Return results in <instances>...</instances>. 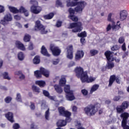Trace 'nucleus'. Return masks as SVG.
Listing matches in <instances>:
<instances>
[{
	"label": "nucleus",
	"mask_w": 129,
	"mask_h": 129,
	"mask_svg": "<svg viewBox=\"0 0 129 129\" xmlns=\"http://www.w3.org/2000/svg\"><path fill=\"white\" fill-rule=\"evenodd\" d=\"M105 55L108 60L106 68L107 69H112L114 67V63L111 62V61H114V58L112 56V53L110 51H107L105 52Z\"/></svg>",
	"instance_id": "f257e3e1"
},
{
	"label": "nucleus",
	"mask_w": 129,
	"mask_h": 129,
	"mask_svg": "<svg viewBox=\"0 0 129 129\" xmlns=\"http://www.w3.org/2000/svg\"><path fill=\"white\" fill-rule=\"evenodd\" d=\"M75 73L77 77L80 78L81 81H82L85 77H86V75L87 74V72H84L83 68L81 67L76 68L75 69Z\"/></svg>",
	"instance_id": "f03ea898"
},
{
	"label": "nucleus",
	"mask_w": 129,
	"mask_h": 129,
	"mask_svg": "<svg viewBox=\"0 0 129 129\" xmlns=\"http://www.w3.org/2000/svg\"><path fill=\"white\" fill-rule=\"evenodd\" d=\"M42 74L45 77H49L50 72L44 68H41L39 71L34 72V75L37 78H41L42 77Z\"/></svg>",
	"instance_id": "7ed1b4c3"
},
{
	"label": "nucleus",
	"mask_w": 129,
	"mask_h": 129,
	"mask_svg": "<svg viewBox=\"0 0 129 129\" xmlns=\"http://www.w3.org/2000/svg\"><path fill=\"white\" fill-rule=\"evenodd\" d=\"M82 23L80 22L77 23H73L70 24L69 29H74L72 30L73 33H78V32H81L82 31Z\"/></svg>",
	"instance_id": "20e7f679"
},
{
	"label": "nucleus",
	"mask_w": 129,
	"mask_h": 129,
	"mask_svg": "<svg viewBox=\"0 0 129 129\" xmlns=\"http://www.w3.org/2000/svg\"><path fill=\"white\" fill-rule=\"evenodd\" d=\"M30 4L33 5L31 7V12L36 15L40 14L42 11V8L38 6V2L36 0H31Z\"/></svg>",
	"instance_id": "39448f33"
},
{
	"label": "nucleus",
	"mask_w": 129,
	"mask_h": 129,
	"mask_svg": "<svg viewBox=\"0 0 129 129\" xmlns=\"http://www.w3.org/2000/svg\"><path fill=\"white\" fill-rule=\"evenodd\" d=\"M84 111L88 116H92L96 113L97 109H96L95 106L90 105L84 108Z\"/></svg>",
	"instance_id": "423d86ee"
},
{
	"label": "nucleus",
	"mask_w": 129,
	"mask_h": 129,
	"mask_svg": "<svg viewBox=\"0 0 129 129\" xmlns=\"http://www.w3.org/2000/svg\"><path fill=\"white\" fill-rule=\"evenodd\" d=\"M64 91L67 93L66 98L68 100L72 101L75 99V97L73 95V91L70 90V86L67 85L64 87Z\"/></svg>",
	"instance_id": "0eeeda50"
},
{
	"label": "nucleus",
	"mask_w": 129,
	"mask_h": 129,
	"mask_svg": "<svg viewBox=\"0 0 129 129\" xmlns=\"http://www.w3.org/2000/svg\"><path fill=\"white\" fill-rule=\"evenodd\" d=\"M75 3H77L76 6H77L75 8V11L79 14H81L83 11V9L84 8H85V6L87 5L86 3H85L84 1H81L79 2L78 1H76Z\"/></svg>",
	"instance_id": "6e6552de"
},
{
	"label": "nucleus",
	"mask_w": 129,
	"mask_h": 129,
	"mask_svg": "<svg viewBox=\"0 0 129 129\" xmlns=\"http://www.w3.org/2000/svg\"><path fill=\"white\" fill-rule=\"evenodd\" d=\"M35 28H37V29L39 30L40 33L42 34H47L48 33V30L46 29L45 26L41 24V22L39 20H37L35 22Z\"/></svg>",
	"instance_id": "1a4fd4ad"
},
{
	"label": "nucleus",
	"mask_w": 129,
	"mask_h": 129,
	"mask_svg": "<svg viewBox=\"0 0 129 129\" xmlns=\"http://www.w3.org/2000/svg\"><path fill=\"white\" fill-rule=\"evenodd\" d=\"M129 116L128 113L124 112L120 115V117L123 118L121 125L123 129H129V126L126 125V119Z\"/></svg>",
	"instance_id": "9d476101"
},
{
	"label": "nucleus",
	"mask_w": 129,
	"mask_h": 129,
	"mask_svg": "<svg viewBox=\"0 0 129 129\" xmlns=\"http://www.w3.org/2000/svg\"><path fill=\"white\" fill-rule=\"evenodd\" d=\"M50 49L51 50L53 56H59L61 53V49L54 44L50 45Z\"/></svg>",
	"instance_id": "9b49d317"
},
{
	"label": "nucleus",
	"mask_w": 129,
	"mask_h": 129,
	"mask_svg": "<svg viewBox=\"0 0 129 129\" xmlns=\"http://www.w3.org/2000/svg\"><path fill=\"white\" fill-rule=\"evenodd\" d=\"M13 21V17L11 14H6L4 17V19L1 21V24L4 26H6L9 24V22H12Z\"/></svg>",
	"instance_id": "f8f14e48"
},
{
	"label": "nucleus",
	"mask_w": 129,
	"mask_h": 129,
	"mask_svg": "<svg viewBox=\"0 0 129 129\" xmlns=\"http://www.w3.org/2000/svg\"><path fill=\"white\" fill-rule=\"evenodd\" d=\"M114 81H116V83L118 84H120V79L119 77H116L115 75L111 76L109 81L108 86H111V85L113 84V82H114Z\"/></svg>",
	"instance_id": "ddd939ff"
},
{
	"label": "nucleus",
	"mask_w": 129,
	"mask_h": 129,
	"mask_svg": "<svg viewBox=\"0 0 129 129\" xmlns=\"http://www.w3.org/2000/svg\"><path fill=\"white\" fill-rule=\"evenodd\" d=\"M59 113L62 116H69L71 115V112L66 111L64 107H59L58 108Z\"/></svg>",
	"instance_id": "4468645a"
},
{
	"label": "nucleus",
	"mask_w": 129,
	"mask_h": 129,
	"mask_svg": "<svg viewBox=\"0 0 129 129\" xmlns=\"http://www.w3.org/2000/svg\"><path fill=\"white\" fill-rule=\"evenodd\" d=\"M67 57L70 60L73 59V46L70 45L67 47Z\"/></svg>",
	"instance_id": "2eb2a0df"
},
{
	"label": "nucleus",
	"mask_w": 129,
	"mask_h": 129,
	"mask_svg": "<svg viewBox=\"0 0 129 129\" xmlns=\"http://www.w3.org/2000/svg\"><path fill=\"white\" fill-rule=\"evenodd\" d=\"M96 79V78L93 77H88V75H86V77H85L84 79H83V80L82 81V82H87V83H91V82H93L95 81Z\"/></svg>",
	"instance_id": "dca6fc26"
},
{
	"label": "nucleus",
	"mask_w": 129,
	"mask_h": 129,
	"mask_svg": "<svg viewBox=\"0 0 129 129\" xmlns=\"http://www.w3.org/2000/svg\"><path fill=\"white\" fill-rule=\"evenodd\" d=\"M127 18V11L126 10H121L119 12V20L120 21H124Z\"/></svg>",
	"instance_id": "f3484780"
},
{
	"label": "nucleus",
	"mask_w": 129,
	"mask_h": 129,
	"mask_svg": "<svg viewBox=\"0 0 129 129\" xmlns=\"http://www.w3.org/2000/svg\"><path fill=\"white\" fill-rule=\"evenodd\" d=\"M84 56V52L82 50H78L77 51L75 54V59L76 61L82 59Z\"/></svg>",
	"instance_id": "a211bd4d"
},
{
	"label": "nucleus",
	"mask_w": 129,
	"mask_h": 129,
	"mask_svg": "<svg viewBox=\"0 0 129 129\" xmlns=\"http://www.w3.org/2000/svg\"><path fill=\"white\" fill-rule=\"evenodd\" d=\"M6 117L7 118V119L10 121V122H15L14 120V114L11 112H9L5 115Z\"/></svg>",
	"instance_id": "6ab92c4d"
},
{
	"label": "nucleus",
	"mask_w": 129,
	"mask_h": 129,
	"mask_svg": "<svg viewBox=\"0 0 129 129\" xmlns=\"http://www.w3.org/2000/svg\"><path fill=\"white\" fill-rule=\"evenodd\" d=\"M16 46L17 48L19 49V50H21V51H26V47H25V45H24V44L21 42L16 41Z\"/></svg>",
	"instance_id": "aec40b11"
},
{
	"label": "nucleus",
	"mask_w": 129,
	"mask_h": 129,
	"mask_svg": "<svg viewBox=\"0 0 129 129\" xmlns=\"http://www.w3.org/2000/svg\"><path fill=\"white\" fill-rule=\"evenodd\" d=\"M67 3V7H75L77 3L76 2H78V0H73L71 2V0H65Z\"/></svg>",
	"instance_id": "412c9836"
},
{
	"label": "nucleus",
	"mask_w": 129,
	"mask_h": 129,
	"mask_svg": "<svg viewBox=\"0 0 129 129\" xmlns=\"http://www.w3.org/2000/svg\"><path fill=\"white\" fill-rule=\"evenodd\" d=\"M41 54H43L44 56H46L47 57H50V54L48 53L47 49L45 47V46H42L41 47Z\"/></svg>",
	"instance_id": "4be33fe9"
},
{
	"label": "nucleus",
	"mask_w": 129,
	"mask_h": 129,
	"mask_svg": "<svg viewBox=\"0 0 129 129\" xmlns=\"http://www.w3.org/2000/svg\"><path fill=\"white\" fill-rule=\"evenodd\" d=\"M99 88V85L95 84L91 88L90 91V94H92L93 92H95L97 89Z\"/></svg>",
	"instance_id": "5701e85b"
},
{
	"label": "nucleus",
	"mask_w": 129,
	"mask_h": 129,
	"mask_svg": "<svg viewBox=\"0 0 129 129\" xmlns=\"http://www.w3.org/2000/svg\"><path fill=\"white\" fill-rule=\"evenodd\" d=\"M54 87L55 91L57 93H59L60 94L63 92V89H62V88H60V87L58 85H55L54 86Z\"/></svg>",
	"instance_id": "b1692460"
},
{
	"label": "nucleus",
	"mask_w": 129,
	"mask_h": 129,
	"mask_svg": "<svg viewBox=\"0 0 129 129\" xmlns=\"http://www.w3.org/2000/svg\"><path fill=\"white\" fill-rule=\"evenodd\" d=\"M8 8L11 13H13V14H19V10L17 9V8L12 6H8Z\"/></svg>",
	"instance_id": "393cba45"
},
{
	"label": "nucleus",
	"mask_w": 129,
	"mask_h": 129,
	"mask_svg": "<svg viewBox=\"0 0 129 129\" xmlns=\"http://www.w3.org/2000/svg\"><path fill=\"white\" fill-rule=\"evenodd\" d=\"M17 57L20 61H23L24 59H25V55L23 52H20L18 53Z\"/></svg>",
	"instance_id": "a878e982"
},
{
	"label": "nucleus",
	"mask_w": 129,
	"mask_h": 129,
	"mask_svg": "<svg viewBox=\"0 0 129 129\" xmlns=\"http://www.w3.org/2000/svg\"><path fill=\"white\" fill-rule=\"evenodd\" d=\"M56 124L57 126H65V125H66V121L64 120H59Z\"/></svg>",
	"instance_id": "bb28decb"
},
{
	"label": "nucleus",
	"mask_w": 129,
	"mask_h": 129,
	"mask_svg": "<svg viewBox=\"0 0 129 129\" xmlns=\"http://www.w3.org/2000/svg\"><path fill=\"white\" fill-rule=\"evenodd\" d=\"M119 21H117V25H113L112 26V30L113 31H117V30H119V28H120V24H119Z\"/></svg>",
	"instance_id": "cd10ccee"
},
{
	"label": "nucleus",
	"mask_w": 129,
	"mask_h": 129,
	"mask_svg": "<svg viewBox=\"0 0 129 129\" xmlns=\"http://www.w3.org/2000/svg\"><path fill=\"white\" fill-rule=\"evenodd\" d=\"M35 83L40 87H44L45 84V81H37L35 82Z\"/></svg>",
	"instance_id": "c85d7f7f"
},
{
	"label": "nucleus",
	"mask_w": 129,
	"mask_h": 129,
	"mask_svg": "<svg viewBox=\"0 0 129 129\" xmlns=\"http://www.w3.org/2000/svg\"><path fill=\"white\" fill-rule=\"evenodd\" d=\"M111 17H112V13H109L108 15L107 20L108 22H110L111 23L114 24V20H113V19H112Z\"/></svg>",
	"instance_id": "c756f323"
},
{
	"label": "nucleus",
	"mask_w": 129,
	"mask_h": 129,
	"mask_svg": "<svg viewBox=\"0 0 129 129\" xmlns=\"http://www.w3.org/2000/svg\"><path fill=\"white\" fill-rule=\"evenodd\" d=\"M53 17H54V14L50 13L49 14L45 15L44 18L45 19V20H51Z\"/></svg>",
	"instance_id": "7c9ffc66"
},
{
	"label": "nucleus",
	"mask_w": 129,
	"mask_h": 129,
	"mask_svg": "<svg viewBox=\"0 0 129 129\" xmlns=\"http://www.w3.org/2000/svg\"><path fill=\"white\" fill-rule=\"evenodd\" d=\"M117 113H122L123 112V109L121 105L117 106L116 108Z\"/></svg>",
	"instance_id": "2f4dec72"
},
{
	"label": "nucleus",
	"mask_w": 129,
	"mask_h": 129,
	"mask_svg": "<svg viewBox=\"0 0 129 129\" xmlns=\"http://www.w3.org/2000/svg\"><path fill=\"white\" fill-rule=\"evenodd\" d=\"M129 103L127 101H124L121 105L123 109H126L128 107Z\"/></svg>",
	"instance_id": "473e14b6"
},
{
	"label": "nucleus",
	"mask_w": 129,
	"mask_h": 129,
	"mask_svg": "<svg viewBox=\"0 0 129 129\" xmlns=\"http://www.w3.org/2000/svg\"><path fill=\"white\" fill-rule=\"evenodd\" d=\"M66 83V79H65V77H62L60 81H59V85H61V86H63L64 84Z\"/></svg>",
	"instance_id": "72a5a7b5"
},
{
	"label": "nucleus",
	"mask_w": 129,
	"mask_h": 129,
	"mask_svg": "<svg viewBox=\"0 0 129 129\" xmlns=\"http://www.w3.org/2000/svg\"><path fill=\"white\" fill-rule=\"evenodd\" d=\"M34 64H39L40 63V57L39 56H36L33 59Z\"/></svg>",
	"instance_id": "f704fd0d"
},
{
	"label": "nucleus",
	"mask_w": 129,
	"mask_h": 129,
	"mask_svg": "<svg viewBox=\"0 0 129 129\" xmlns=\"http://www.w3.org/2000/svg\"><path fill=\"white\" fill-rule=\"evenodd\" d=\"M69 18H70L71 20H73V22H77V21H78V17L74 15L69 16Z\"/></svg>",
	"instance_id": "c9c22d12"
},
{
	"label": "nucleus",
	"mask_w": 129,
	"mask_h": 129,
	"mask_svg": "<svg viewBox=\"0 0 129 129\" xmlns=\"http://www.w3.org/2000/svg\"><path fill=\"white\" fill-rule=\"evenodd\" d=\"M49 109L48 108V110H47L44 114L45 118V119H47V120H49V117L50 116V112L49 111Z\"/></svg>",
	"instance_id": "e433bc0d"
},
{
	"label": "nucleus",
	"mask_w": 129,
	"mask_h": 129,
	"mask_svg": "<svg viewBox=\"0 0 129 129\" xmlns=\"http://www.w3.org/2000/svg\"><path fill=\"white\" fill-rule=\"evenodd\" d=\"M31 39V36L29 34H25L24 37V42H29Z\"/></svg>",
	"instance_id": "4c0bfd02"
},
{
	"label": "nucleus",
	"mask_w": 129,
	"mask_h": 129,
	"mask_svg": "<svg viewBox=\"0 0 129 129\" xmlns=\"http://www.w3.org/2000/svg\"><path fill=\"white\" fill-rule=\"evenodd\" d=\"M32 89L34 92H36V93H40V89L39 87L36 86H32Z\"/></svg>",
	"instance_id": "58836bf2"
},
{
	"label": "nucleus",
	"mask_w": 129,
	"mask_h": 129,
	"mask_svg": "<svg viewBox=\"0 0 129 129\" xmlns=\"http://www.w3.org/2000/svg\"><path fill=\"white\" fill-rule=\"evenodd\" d=\"M3 77L5 79H7V80H11V77L9 76V73L5 72L3 74Z\"/></svg>",
	"instance_id": "ea45409f"
},
{
	"label": "nucleus",
	"mask_w": 129,
	"mask_h": 129,
	"mask_svg": "<svg viewBox=\"0 0 129 129\" xmlns=\"http://www.w3.org/2000/svg\"><path fill=\"white\" fill-rule=\"evenodd\" d=\"M78 37H83V38L87 37V34L86 33V32L84 31L81 32L80 34H78Z\"/></svg>",
	"instance_id": "a19ab883"
},
{
	"label": "nucleus",
	"mask_w": 129,
	"mask_h": 129,
	"mask_svg": "<svg viewBox=\"0 0 129 129\" xmlns=\"http://www.w3.org/2000/svg\"><path fill=\"white\" fill-rule=\"evenodd\" d=\"M16 100L19 102H22V97H21V94H17Z\"/></svg>",
	"instance_id": "79ce46f5"
},
{
	"label": "nucleus",
	"mask_w": 129,
	"mask_h": 129,
	"mask_svg": "<svg viewBox=\"0 0 129 129\" xmlns=\"http://www.w3.org/2000/svg\"><path fill=\"white\" fill-rule=\"evenodd\" d=\"M98 53V51L95 49H92L90 50V54L91 56H94V55H96Z\"/></svg>",
	"instance_id": "37998d69"
},
{
	"label": "nucleus",
	"mask_w": 129,
	"mask_h": 129,
	"mask_svg": "<svg viewBox=\"0 0 129 129\" xmlns=\"http://www.w3.org/2000/svg\"><path fill=\"white\" fill-rule=\"evenodd\" d=\"M27 12V10L25 9L23 6H21L19 10H18V13H26Z\"/></svg>",
	"instance_id": "c03bdc74"
},
{
	"label": "nucleus",
	"mask_w": 129,
	"mask_h": 129,
	"mask_svg": "<svg viewBox=\"0 0 129 129\" xmlns=\"http://www.w3.org/2000/svg\"><path fill=\"white\" fill-rule=\"evenodd\" d=\"M56 6H57V7H60L61 8L63 7V5H62V2H61V0L56 1Z\"/></svg>",
	"instance_id": "a18cd8bd"
},
{
	"label": "nucleus",
	"mask_w": 129,
	"mask_h": 129,
	"mask_svg": "<svg viewBox=\"0 0 129 129\" xmlns=\"http://www.w3.org/2000/svg\"><path fill=\"white\" fill-rule=\"evenodd\" d=\"M69 12L70 13L69 17H70L71 16L74 15L75 13V10H74V9H73V8H70L69 10Z\"/></svg>",
	"instance_id": "49530a36"
},
{
	"label": "nucleus",
	"mask_w": 129,
	"mask_h": 129,
	"mask_svg": "<svg viewBox=\"0 0 129 129\" xmlns=\"http://www.w3.org/2000/svg\"><path fill=\"white\" fill-rule=\"evenodd\" d=\"M27 49L28 50H33V49H34V44H33V43H29Z\"/></svg>",
	"instance_id": "de8ad7c7"
},
{
	"label": "nucleus",
	"mask_w": 129,
	"mask_h": 129,
	"mask_svg": "<svg viewBox=\"0 0 129 129\" xmlns=\"http://www.w3.org/2000/svg\"><path fill=\"white\" fill-rule=\"evenodd\" d=\"M81 92L84 96H86L88 94V91L85 89L82 90Z\"/></svg>",
	"instance_id": "09e8293b"
},
{
	"label": "nucleus",
	"mask_w": 129,
	"mask_h": 129,
	"mask_svg": "<svg viewBox=\"0 0 129 129\" xmlns=\"http://www.w3.org/2000/svg\"><path fill=\"white\" fill-rule=\"evenodd\" d=\"M12 97H7L6 98H5V101L6 103H10L11 101H12Z\"/></svg>",
	"instance_id": "8fccbe9b"
},
{
	"label": "nucleus",
	"mask_w": 129,
	"mask_h": 129,
	"mask_svg": "<svg viewBox=\"0 0 129 129\" xmlns=\"http://www.w3.org/2000/svg\"><path fill=\"white\" fill-rule=\"evenodd\" d=\"M48 108H49V107H48V106L45 103H43L41 104L42 109H47V110H48Z\"/></svg>",
	"instance_id": "3c124183"
},
{
	"label": "nucleus",
	"mask_w": 129,
	"mask_h": 129,
	"mask_svg": "<svg viewBox=\"0 0 129 129\" xmlns=\"http://www.w3.org/2000/svg\"><path fill=\"white\" fill-rule=\"evenodd\" d=\"M123 42H124V37L122 36L119 37L118 39V43H119V44H122Z\"/></svg>",
	"instance_id": "603ef678"
},
{
	"label": "nucleus",
	"mask_w": 129,
	"mask_h": 129,
	"mask_svg": "<svg viewBox=\"0 0 129 129\" xmlns=\"http://www.w3.org/2000/svg\"><path fill=\"white\" fill-rule=\"evenodd\" d=\"M118 49H119V47H118V46L117 45H114L112 46V47H111V50L112 51H117V50H118Z\"/></svg>",
	"instance_id": "864d4df0"
},
{
	"label": "nucleus",
	"mask_w": 129,
	"mask_h": 129,
	"mask_svg": "<svg viewBox=\"0 0 129 129\" xmlns=\"http://www.w3.org/2000/svg\"><path fill=\"white\" fill-rule=\"evenodd\" d=\"M120 99V96H115L114 97L113 100L114 101H118Z\"/></svg>",
	"instance_id": "5fc2aeb1"
},
{
	"label": "nucleus",
	"mask_w": 129,
	"mask_h": 129,
	"mask_svg": "<svg viewBox=\"0 0 129 129\" xmlns=\"http://www.w3.org/2000/svg\"><path fill=\"white\" fill-rule=\"evenodd\" d=\"M43 93L44 95L45 96H46L47 97H48L50 95V94L49 93V92L46 90H43Z\"/></svg>",
	"instance_id": "6e6d98bb"
},
{
	"label": "nucleus",
	"mask_w": 129,
	"mask_h": 129,
	"mask_svg": "<svg viewBox=\"0 0 129 129\" xmlns=\"http://www.w3.org/2000/svg\"><path fill=\"white\" fill-rule=\"evenodd\" d=\"M111 29H112V26H111V25L110 24H109L106 28L107 32L110 31V30H111Z\"/></svg>",
	"instance_id": "4d7b16f0"
},
{
	"label": "nucleus",
	"mask_w": 129,
	"mask_h": 129,
	"mask_svg": "<svg viewBox=\"0 0 129 129\" xmlns=\"http://www.w3.org/2000/svg\"><path fill=\"white\" fill-rule=\"evenodd\" d=\"M62 26V22L61 21H57L56 24V27L57 28H60Z\"/></svg>",
	"instance_id": "13d9d810"
},
{
	"label": "nucleus",
	"mask_w": 129,
	"mask_h": 129,
	"mask_svg": "<svg viewBox=\"0 0 129 129\" xmlns=\"http://www.w3.org/2000/svg\"><path fill=\"white\" fill-rule=\"evenodd\" d=\"M31 105H30V108L32 110H34V109H35V104L33 102H31Z\"/></svg>",
	"instance_id": "bf43d9fd"
},
{
	"label": "nucleus",
	"mask_w": 129,
	"mask_h": 129,
	"mask_svg": "<svg viewBox=\"0 0 129 129\" xmlns=\"http://www.w3.org/2000/svg\"><path fill=\"white\" fill-rule=\"evenodd\" d=\"M59 63V59H56L52 61L53 65H57Z\"/></svg>",
	"instance_id": "052dcab7"
},
{
	"label": "nucleus",
	"mask_w": 129,
	"mask_h": 129,
	"mask_svg": "<svg viewBox=\"0 0 129 129\" xmlns=\"http://www.w3.org/2000/svg\"><path fill=\"white\" fill-rule=\"evenodd\" d=\"M66 116V120H67V122H70L71 121V118H70V116H71V115L70 116Z\"/></svg>",
	"instance_id": "680f3d73"
},
{
	"label": "nucleus",
	"mask_w": 129,
	"mask_h": 129,
	"mask_svg": "<svg viewBox=\"0 0 129 129\" xmlns=\"http://www.w3.org/2000/svg\"><path fill=\"white\" fill-rule=\"evenodd\" d=\"M20 127V125L18 123H15L13 125V128L14 129H19Z\"/></svg>",
	"instance_id": "e2e57ef3"
},
{
	"label": "nucleus",
	"mask_w": 129,
	"mask_h": 129,
	"mask_svg": "<svg viewBox=\"0 0 129 129\" xmlns=\"http://www.w3.org/2000/svg\"><path fill=\"white\" fill-rule=\"evenodd\" d=\"M69 67H72L73 66H75V62L74 61H71L68 65Z\"/></svg>",
	"instance_id": "0e129e2a"
},
{
	"label": "nucleus",
	"mask_w": 129,
	"mask_h": 129,
	"mask_svg": "<svg viewBox=\"0 0 129 129\" xmlns=\"http://www.w3.org/2000/svg\"><path fill=\"white\" fill-rule=\"evenodd\" d=\"M14 19L15 20H16V21H20V20H21V16L19 15H15L14 16Z\"/></svg>",
	"instance_id": "69168bd1"
},
{
	"label": "nucleus",
	"mask_w": 129,
	"mask_h": 129,
	"mask_svg": "<svg viewBox=\"0 0 129 129\" xmlns=\"http://www.w3.org/2000/svg\"><path fill=\"white\" fill-rule=\"evenodd\" d=\"M30 129H38V126H37L34 124H32L31 125Z\"/></svg>",
	"instance_id": "338daca9"
},
{
	"label": "nucleus",
	"mask_w": 129,
	"mask_h": 129,
	"mask_svg": "<svg viewBox=\"0 0 129 129\" xmlns=\"http://www.w3.org/2000/svg\"><path fill=\"white\" fill-rule=\"evenodd\" d=\"M19 79L21 80H24V79H25V75H24V74H21L20 76H19Z\"/></svg>",
	"instance_id": "774afa93"
}]
</instances>
